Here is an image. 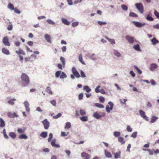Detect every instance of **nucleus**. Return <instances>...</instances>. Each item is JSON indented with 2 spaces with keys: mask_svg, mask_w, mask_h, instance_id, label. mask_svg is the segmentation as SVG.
I'll return each mask as SVG.
<instances>
[{
  "mask_svg": "<svg viewBox=\"0 0 159 159\" xmlns=\"http://www.w3.org/2000/svg\"><path fill=\"white\" fill-rule=\"evenodd\" d=\"M21 78L22 82V85L23 87L26 86L30 83L29 77L25 73H23L22 74Z\"/></svg>",
  "mask_w": 159,
  "mask_h": 159,
  "instance_id": "f257e3e1",
  "label": "nucleus"
},
{
  "mask_svg": "<svg viewBox=\"0 0 159 159\" xmlns=\"http://www.w3.org/2000/svg\"><path fill=\"white\" fill-rule=\"evenodd\" d=\"M135 6L141 13L143 14V13L144 10L143 5L142 3H136L135 4Z\"/></svg>",
  "mask_w": 159,
  "mask_h": 159,
  "instance_id": "f03ea898",
  "label": "nucleus"
},
{
  "mask_svg": "<svg viewBox=\"0 0 159 159\" xmlns=\"http://www.w3.org/2000/svg\"><path fill=\"white\" fill-rule=\"evenodd\" d=\"M108 104L109 105H110V107H109V105H106V110L107 113H110V111L111 110L113 109V104L112 102L111 101L109 102H108Z\"/></svg>",
  "mask_w": 159,
  "mask_h": 159,
  "instance_id": "7ed1b4c3",
  "label": "nucleus"
},
{
  "mask_svg": "<svg viewBox=\"0 0 159 159\" xmlns=\"http://www.w3.org/2000/svg\"><path fill=\"white\" fill-rule=\"evenodd\" d=\"M106 113L103 112L101 113V114H99L97 112H95L93 114V116L97 119L101 118V117H104L105 116Z\"/></svg>",
  "mask_w": 159,
  "mask_h": 159,
  "instance_id": "20e7f679",
  "label": "nucleus"
},
{
  "mask_svg": "<svg viewBox=\"0 0 159 159\" xmlns=\"http://www.w3.org/2000/svg\"><path fill=\"white\" fill-rule=\"evenodd\" d=\"M2 41L3 44L5 46H10V44L9 42L8 38L7 37H4Z\"/></svg>",
  "mask_w": 159,
  "mask_h": 159,
  "instance_id": "39448f33",
  "label": "nucleus"
},
{
  "mask_svg": "<svg viewBox=\"0 0 159 159\" xmlns=\"http://www.w3.org/2000/svg\"><path fill=\"white\" fill-rule=\"evenodd\" d=\"M42 123L44 125V128L45 129H47L48 128L49 126V123L47 120L46 119L43 120Z\"/></svg>",
  "mask_w": 159,
  "mask_h": 159,
  "instance_id": "423d86ee",
  "label": "nucleus"
},
{
  "mask_svg": "<svg viewBox=\"0 0 159 159\" xmlns=\"http://www.w3.org/2000/svg\"><path fill=\"white\" fill-rule=\"evenodd\" d=\"M134 25L137 27H142L145 25V23H141L137 21H133Z\"/></svg>",
  "mask_w": 159,
  "mask_h": 159,
  "instance_id": "0eeeda50",
  "label": "nucleus"
},
{
  "mask_svg": "<svg viewBox=\"0 0 159 159\" xmlns=\"http://www.w3.org/2000/svg\"><path fill=\"white\" fill-rule=\"evenodd\" d=\"M81 155L83 159H89L90 157V155L85 152L82 153Z\"/></svg>",
  "mask_w": 159,
  "mask_h": 159,
  "instance_id": "6e6552de",
  "label": "nucleus"
},
{
  "mask_svg": "<svg viewBox=\"0 0 159 159\" xmlns=\"http://www.w3.org/2000/svg\"><path fill=\"white\" fill-rule=\"evenodd\" d=\"M139 114L141 116L146 120H148V117L145 115V113L142 110H140L139 111Z\"/></svg>",
  "mask_w": 159,
  "mask_h": 159,
  "instance_id": "1a4fd4ad",
  "label": "nucleus"
},
{
  "mask_svg": "<svg viewBox=\"0 0 159 159\" xmlns=\"http://www.w3.org/2000/svg\"><path fill=\"white\" fill-rule=\"evenodd\" d=\"M125 38L128 42L130 43H132L134 42V38L131 36L126 35L125 36Z\"/></svg>",
  "mask_w": 159,
  "mask_h": 159,
  "instance_id": "9d476101",
  "label": "nucleus"
},
{
  "mask_svg": "<svg viewBox=\"0 0 159 159\" xmlns=\"http://www.w3.org/2000/svg\"><path fill=\"white\" fill-rule=\"evenodd\" d=\"M56 142V139H53L51 141V145L52 147H56V148H59L60 147V146L59 144H56L55 143Z\"/></svg>",
  "mask_w": 159,
  "mask_h": 159,
  "instance_id": "9b49d317",
  "label": "nucleus"
},
{
  "mask_svg": "<svg viewBox=\"0 0 159 159\" xmlns=\"http://www.w3.org/2000/svg\"><path fill=\"white\" fill-rule=\"evenodd\" d=\"M157 67L158 66L155 63L152 64L151 65V66L150 68V70L151 71H153L155 69L157 68Z\"/></svg>",
  "mask_w": 159,
  "mask_h": 159,
  "instance_id": "f8f14e48",
  "label": "nucleus"
},
{
  "mask_svg": "<svg viewBox=\"0 0 159 159\" xmlns=\"http://www.w3.org/2000/svg\"><path fill=\"white\" fill-rule=\"evenodd\" d=\"M44 38L48 42L51 43V37L49 34H46L44 36Z\"/></svg>",
  "mask_w": 159,
  "mask_h": 159,
  "instance_id": "ddd939ff",
  "label": "nucleus"
},
{
  "mask_svg": "<svg viewBox=\"0 0 159 159\" xmlns=\"http://www.w3.org/2000/svg\"><path fill=\"white\" fill-rule=\"evenodd\" d=\"M16 53H17L18 55H20V54H22L23 55H25V52L20 48L19 49L18 51H16Z\"/></svg>",
  "mask_w": 159,
  "mask_h": 159,
  "instance_id": "4468645a",
  "label": "nucleus"
},
{
  "mask_svg": "<svg viewBox=\"0 0 159 159\" xmlns=\"http://www.w3.org/2000/svg\"><path fill=\"white\" fill-rule=\"evenodd\" d=\"M105 154L107 157L108 158H111L112 157L111 153L107 150H105Z\"/></svg>",
  "mask_w": 159,
  "mask_h": 159,
  "instance_id": "2eb2a0df",
  "label": "nucleus"
},
{
  "mask_svg": "<svg viewBox=\"0 0 159 159\" xmlns=\"http://www.w3.org/2000/svg\"><path fill=\"white\" fill-rule=\"evenodd\" d=\"M2 52L4 54L6 55H9L10 54L9 51L6 48H3L2 49Z\"/></svg>",
  "mask_w": 159,
  "mask_h": 159,
  "instance_id": "dca6fc26",
  "label": "nucleus"
},
{
  "mask_svg": "<svg viewBox=\"0 0 159 159\" xmlns=\"http://www.w3.org/2000/svg\"><path fill=\"white\" fill-rule=\"evenodd\" d=\"M120 152L119 151L116 152L114 154V158L116 159L120 158Z\"/></svg>",
  "mask_w": 159,
  "mask_h": 159,
  "instance_id": "f3484780",
  "label": "nucleus"
},
{
  "mask_svg": "<svg viewBox=\"0 0 159 159\" xmlns=\"http://www.w3.org/2000/svg\"><path fill=\"white\" fill-rule=\"evenodd\" d=\"M152 44L155 45L159 42V41L155 38H153L151 40Z\"/></svg>",
  "mask_w": 159,
  "mask_h": 159,
  "instance_id": "a211bd4d",
  "label": "nucleus"
},
{
  "mask_svg": "<svg viewBox=\"0 0 159 159\" xmlns=\"http://www.w3.org/2000/svg\"><path fill=\"white\" fill-rule=\"evenodd\" d=\"M0 127H4L5 126V123L4 121L2 118H0Z\"/></svg>",
  "mask_w": 159,
  "mask_h": 159,
  "instance_id": "6ab92c4d",
  "label": "nucleus"
},
{
  "mask_svg": "<svg viewBox=\"0 0 159 159\" xmlns=\"http://www.w3.org/2000/svg\"><path fill=\"white\" fill-rule=\"evenodd\" d=\"M7 7L11 10H13L14 9V6L11 3H9L7 6Z\"/></svg>",
  "mask_w": 159,
  "mask_h": 159,
  "instance_id": "aec40b11",
  "label": "nucleus"
},
{
  "mask_svg": "<svg viewBox=\"0 0 159 159\" xmlns=\"http://www.w3.org/2000/svg\"><path fill=\"white\" fill-rule=\"evenodd\" d=\"M158 119L157 117L155 116H153L152 117L150 122L152 123H154L155 121Z\"/></svg>",
  "mask_w": 159,
  "mask_h": 159,
  "instance_id": "412c9836",
  "label": "nucleus"
},
{
  "mask_svg": "<svg viewBox=\"0 0 159 159\" xmlns=\"http://www.w3.org/2000/svg\"><path fill=\"white\" fill-rule=\"evenodd\" d=\"M79 61L83 64L85 65V63L84 61L83 60L82 56L81 54H80L79 57Z\"/></svg>",
  "mask_w": 159,
  "mask_h": 159,
  "instance_id": "4be33fe9",
  "label": "nucleus"
},
{
  "mask_svg": "<svg viewBox=\"0 0 159 159\" xmlns=\"http://www.w3.org/2000/svg\"><path fill=\"white\" fill-rule=\"evenodd\" d=\"M47 135V132H43L40 134V136L45 138H46Z\"/></svg>",
  "mask_w": 159,
  "mask_h": 159,
  "instance_id": "5701e85b",
  "label": "nucleus"
},
{
  "mask_svg": "<svg viewBox=\"0 0 159 159\" xmlns=\"http://www.w3.org/2000/svg\"><path fill=\"white\" fill-rule=\"evenodd\" d=\"M118 141L121 143V144H123L125 142L124 141V139L122 137H120L118 138Z\"/></svg>",
  "mask_w": 159,
  "mask_h": 159,
  "instance_id": "b1692460",
  "label": "nucleus"
},
{
  "mask_svg": "<svg viewBox=\"0 0 159 159\" xmlns=\"http://www.w3.org/2000/svg\"><path fill=\"white\" fill-rule=\"evenodd\" d=\"M105 38L108 40L112 44H114L115 43V41L113 39H111L109 38L108 37H105Z\"/></svg>",
  "mask_w": 159,
  "mask_h": 159,
  "instance_id": "393cba45",
  "label": "nucleus"
},
{
  "mask_svg": "<svg viewBox=\"0 0 159 159\" xmlns=\"http://www.w3.org/2000/svg\"><path fill=\"white\" fill-rule=\"evenodd\" d=\"M9 135L13 139H14L16 137V134L14 132H10L9 134Z\"/></svg>",
  "mask_w": 159,
  "mask_h": 159,
  "instance_id": "a878e982",
  "label": "nucleus"
},
{
  "mask_svg": "<svg viewBox=\"0 0 159 159\" xmlns=\"http://www.w3.org/2000/svg\"><path fill=\"white\" fill-rule=\"evenodd\" d=\"M19 138L20 139H26L27 138V136L25 134H22L19 136Z\"/></svg>",
  "mask_w": 159,
  "mask_h": 159,
  "instance_id": "bb28decb",
  "label": "nucleus"
},
{
  "mask_svg": "<svg viewBox=\"0 0 159 159\" xmlns=\"http://www.w3.org/2000/svg\"><path fill=\"white\" fill-rule=\"evenodd\" d=\"M84 89L85 90L87 93H89L91 90V89L87 86H84Z\"/></svg>",
  "mask_w": 159,
  "mask_h": 159,
  "instance_id": "cd10ccee",
  "label": "nucleus"
},
{
  "mask_svg": "<svg viewBox=\"0 0 159 159\" xmlns=\"http://www.w3.org/2000/svg\"><path fill=\"white\" fill-rule=\"evenodd\" d=\"M80 119L83 121H87L88 120V118L86 116H83L80 118Z\"/></svg>",
  "mask_w": 159,
  "mask_h": 159,
  "instance_id": "c85d7f7f",
  "label": "nucleus"
},
{
  "mask_svg": "<svg viewBox=\"0 0 159 159\" xmlns=\"http://www.w3.org/2000/svg\"><path fill=\"white\" fill-rule=\"evenodd\" d=\"M62 21L64 24L66 25H68L70 24V23L65 19L62 18Z\"/></svg>",
  "mask_w": 159,
  "mask_h": 159,
  "instance_id": "c756f323",
  "label": "nucleus"
},
{
  "mask_svg": "<svg viewBox=\"0 0 159 159\" xmlns=\"http://www.w3.org/2000/svg\"><path fill=\"white\" fill-rule=\"evenodd\" d=\"M16 99L15 98H12L8 101V103L11 105H13L14 104V103L13 102L14 101H16Z\"/></svg>",
  "mask_w": 159,
  "mask_h": 159,
  "instance_id": "7c9ffc66",
  "label": "nucleus"
},
{
  "mask_svg": "<svg viewBox=\"0 0 159 159\" xmlns=\"http://www.w3.org/2000/svg\"><path fill=\"white\" fill-rule=\"evenodd\" d=\"M146 19L150 21H153L154 20V19L153 18H152L151 16H150L149 15H148L146 17Z\"/></svg>",
  "mask_w": 159,
  "mask_h": 159,
  "instance_id": "2f4dec72",
  "label": "nucleus"
},
{
  "mask_svg": "<svg viewBox=\"0 0 159 159\" xmlns=\"http://www.w3.org/2000/svg\"><path fill=\"white\" fill-rule=\"evenodd\" d=\"M46 92L48 93L51 94H52V93L49 87H48L46 89Z\"/></svg>",
  "mask_w": 159,
  "mask_h": 159,
  "instance_id": "473e14b6",
  "label": "nucleus"
},
{
  "mask_svg": "<svg viewBox=\"0 0 159 159\" xmlns=\"http://www.w3.org/2000/svg\"><path fill=\"white\" fill-rule=\"evenodd\" d=\"M133 48L137 51H140L139 46L138 44L134 45Z\"/></svg>",
  "mask_w": 159,
  "mask_h": 159,
  "instance_id": "72a5a7b5",
  "label": "nucleus"
},
{
  "mask_svg": "<svg viewBox=\"0 0 159 159\" xmlns=\"http://www.w3.org/2000/svg\"><path fill=\"white\" fill-rule=\"evenodd\" d=\"M95 105L97 107L99 108H103L104 107V106L98 103H96L95 104Z\"/></svg>",
  "mask_w": 159,
  "mask_h": 159,
  "instance_id": "f704fd0d",
  "label": "nucleus"
},
{
  "mask_svg": "<svg viewBox=\"0 0 159 159\" xmlns=\"http://www.w3.org/2000/svg\"><path fill=\"white\" fill-rule=\"evenodd\" d=\"M114 53L115 55L117 57H120V54L116 50H114Z\"/></svg>",
  "mask_w": 159,
  "mask_h": 159,
  "instance_id": "c9c22d12",
  "label": "nucleus"
},
{
  "mask_svg": "<svg viewBox=\"0 0 159 159\" xmlns=\"http://www.w3.org/2000/svg\"><path fill=\"white\" fill-rule=\"evenodd\" d=\"M129 16L131 17H137L138 15L134 12H130L129 14Z\"/></svg>",
  "mask_w": 159,
  "mask_h": 159,
  "instance_id": "e433bc0d",
  "label": "nucleus"
},
{
  "mask_svg": "<svg viewBox=\"0 0 159 159\" xmlns=\"http://www.w3.org/2000/svg\"><path fill=\"white\" fill-rule=\"evenodd\" d=\"M66 77V75L64 72H62L60 76V78L61 79H64Z\"/></svg>",
  "mask_w": 159,
  "mask_h": 159,
  "instance_id": "4c0bfd02",
  "label": "nucleus"
},
{
  "mask_svg": "<svg viewBox=\"0 0 159 159\" xmlns=\"http://www.w3.org/2000/svg\"><path fill=\"white\" fill-rule=\"evenodd\" d=\"M71 127V124L69 122H68L66 123V126L65 127V129H69Z\"/></svg>",
  "mask_w": 159,
  "mask_h": 159,
  "instance_id": "58836bf2",
  "label": "nucleus"
},
{
  "mask_svg": "<svg viewBox=\"0 0 159 159\" xmlns=\"http://www.w3.org/2000/svg\"><path fill=\"white\" fill-rule=\"evenodd\" d=\"M114 135L115 137H118L120 135V133L119 132L115 131L114 133Z\"/></svg>",
  "mask_w": 159,
  "mask_h": 159,
  "instance_id": "ea45409f",
  "label": "nucleus"
},
{
  "mask_svg": "<svg viewBox=\"0 0 159 159\" xmlns=\"http://www.w3.org/2000/svg\"><path fill=\"white\" fill-rule=\"evenodd\" d=\"M17 132L20 134H22L24 133L25 130L19 128L17 129Z\"/></svg>",
  "mask_w": 159,
  "mask_h": 159,
  "instance_id": "a19ab883",
  "label": "nucleus"
},
{
  "mask_svg": "<svg viewBox=\"0 0 159 159\" xmlns=\"http://www.w3.org/2000/svg\"><path fill=\"white\" fill-rule=\"evenodd\" d=\"M61 116V113H59L57 115L54 116H53V118L54 119H57L58 118L60 117Z\"/></svg>",
  "mask_w": 159,
  "mask_h": 159,
  "instance_id": "79ce46f5",
  "label": "nucleus"
},
{
  "mask_svg": "<svg viewBox=\"0 0 159 159\" xmlns=\"http://www.w3.org/2000/svg\"><path fill=\"white\" fill-rule=\"evenodd\" d=\"M99 99L100 102L102 103H103L105 101V98L104 97L100 96L99 97Z\"/></svg>",
  "mask_w": 159,
  "mask_h": 159,
  "instance_id": "37998d69",
  "label": "nucleus"
},
{
  "mask_svg": "<svg viewBox=\"0 0 159 159\" xmlns=\"http://www.w3.org/2000/svg\"><path fill=\"white\" fill-rule=\"evenodd\" d=\"M122 9L125 11H126L128 9L127 7L125 5H122L121 6Z\"/></svg>",
  "mask_w": 159,
  "mask_h": 159,
  "instance_id": "c03bdc74",
  "label": "nucleus"
},
{
  "mask_svg": "<svg viewBox=\"0 0 159 159\" xmlns=\"http://www.w3.org/2000/svg\"><path fill=\"white\" fill-rule=\"evenodd\" d=\"M134 68L137 71L139 74L142 73L141 71L136 66H134Z\"/></svg>",
  "mask_w": 159,
  "mask_h": 159,
  "instance_id": "a18cd8bd",
  "label": "nucleus"
},
{
  "mask_svg": "<svg viewBox=\"0 0 159 159\" xmlns=\"http://www.w3.org/2000/svg\"><path fill=\"white\" fill-rule=\"evenodd\" d=\"M60 60L61 61V62L62 63V64L63 66H64L65 65V59L64 58L62 57H61L60 58Z\"/></svg>",
  "mask_w": 159,
  "mask_h": 159,
  "instance_id": "49530a36",
  "label": "nucleus"
},
{
  "mask_svg": "<svg viewBox=\"0 0 159 159\" xmlns=\"http://www.w3.org/2000/svg\"><path fill=\"white\" fill-rule=\"evenodd\" d=\"M47 21L48 23L49 24L51 25H54L55 24V23L54 21H52V20L50 19H48L47 20Z\"/></svg>",
  "mask_w": 159,
  "mask_h": 159,
  "instance_id": "de8ad7c7",
  "label": "nucleus"
},
{
  "mask_svg": "<svg viewBox=\"0 0 159 159\" xmlns=\"http://www.w3.org/2000/svg\"><path fill=\"white\" fill-rule=\"evenodd\" d=\"M80 115L82 116H84L86 114L85 112L83 110L80 109Z\"/></svg>",
  "mask_w": 159,
  "mask_h": 159,
  "instance_id": "09e8293b",
  "label": "nucleus"
},
{
  "mask_svg": "<svg viewBox=\"0 0 159 159\" xmlns=\"http://www.w3.org/2000/svg\"><path fill=\"white\" fill-rule=\"evenodd\" d=\"M137 132H134L132 133L131 136L134 138H135L137 136Z\"/></svg>",
  "mask_w": 159,
  "mask_h": 159,
  "instance_id": "8fccbe9b",
  "label": "nucleus"
},
{
  "mask_svg": "<svg viewBox=\"0 0 159 159\" xmlns=\"http://www.w3.org/2000/svg\"><path fill=\"white\" fill-rule=\"evenodd\" d=\"M52 133H50L49 135V138L48 139V141L49 142L51 141V139H52Z\"/></svg>",
  "mask_w": 159,
  "mask_h": 159,
  "instance_id": "3c124183",
  "label": "nucleus"
},
{
  "mask_svg": "<svg viewBox=\"0 0 159 159\" xmlns=\"http://www.w3.org/2000/svg\"><path fill=\"white\" fill-rule=\"evenodd\" d=\"M61 73V71H57L55 73L56 76L57 78L60 75Z\"/></svg>",
  "mask_w": 159,
  "mask_h": 159,
  "instance_id": "603ef678",
  "label": "nucleus"
},
{
  "mask_svg": "<svg viewBox=\"0 0 159 159\" xmlns=\"http://www.w3.org/2000/svg\"><path fill=\"white\" fill-rule=\"evenodd\" d=\"M69 132H61V136H65L67 135L68 134Z\"/></svg>",
  "mask_w": 159,
  "mask_h": 159,
  "instance_id": "864d4df0",
  "label": "nucleus"
},
{
  "mask_svg": "<svg viewBox=\"0 0 159 159\" xmlns=\"http://www.w3.org/2000/svg\"><path fill=\"white\" fill-rule=\"evenodd\" d=\"M79 24V23L78 22H74L72 23V25L73 27H75L77 26Z\"/></svg>",
  "mask_w": 159,
  "mask_h": 159,
  "instance_id": "5fc2aeb1",
  "label": "nucleus"
},
{
  "mask_svg": "<svg viewBox=\"0 0 159 159\" xmlns=\"http://www.w3.org/2000/svg\"><path fill=\"white\" fill-rule=\"evenodd\" d=\"M73 74L77 78H79L80 77V75L77 71Z\"/></svg>",
  "mask_w": 159,
  "mask_h": 159,
  "instance_id": "6e6d98bb",
  "label": "nucleus"
},
{
  "mask_svg": "<svg viewBox=\"0 0 159 159\" xmlns=\"http://www.w3.org/2000/svg\"><path fill=\"white\" fill-rule=\"evenodd\" d=\"M98 23L100 25H106L107 23L106 22H102L101 21H98Z\"/></svg>",
  "mask_w": 159,
  "mask_h": 159,
  "instance_id": "4d7b16f0",
  "label": "nucleus"
},
{
  "mask_svg": "<svg viewBox=\"0 0 159 159\" xmlns=\"http://www.w3.org/2000/svg\"><path fill=\"white\" fill-rule=\"evenodd\" d=\"M127 130L129 132H130L132 131V129L130 127V126L129 125H128L127 126Z\"/></svg>",
  "mask_w": 159,
  "mask_h": 159,
  "instance_id": "13d9d810",
  "label": "nucleus"
},
{
  "mask_svg": "<svg viewBox=\"0 0 159 159\" xmlns=\"http://www.w3.org/2000/svg\"><path fill=\"white\" fill-rule=\"evenodd\" d=\"M153 28L154 29H159V24H157L153 26Z\"/></svg>",
  "mask_w": 159,
  "mask_h": 159,
  "instance_id": "bf43d9fd",
  "label": "nucleus"
},
{
  "mask_svg": "<svg viewBox=\"0 0 159 159\" xmlns=\"http://www.w3.org/2000/svg\"><path fill=\"white\" fill-rule=\"evenodd\" d=\"M51 103L54 106H56V102L55 100H53L51 101Z\"/></svg>",
  "mask_w": 159,
  "mask_h": 159,
  "instance_id": "052dcab7",
  "label": "nucleus"
},
{
  "mask_svg": "<svg viewBox=\"0 0 159 159\" xmlns=\"http://www.w3.org/2000/svg\"><path fill=\"white\" fill-rule=\"evenodd\" d=\"M12 29V25L11 24H10L7 27V29L8 30L10 31Z\"/></svg>",
  "mask_w": 159,
  "mask_h": 159,
  "instance_id": "680f3d73",
  "label": "nucleus"
},
{
  "mask_svg": "<svg viewBox=\"0 0 159 159\" xmlns=\"http://www.w3.org/2000/svg\"><path fill=\"white\" fill-rule=\"evenodd\" d=\"M100 87V86H98V87H97L96 89H95V91L97 93H98L100 92V91L99 90V89Z\"/></svg>",
  "mask_w": 159,
  "mask_h": 159,
  "instance_id": "e2e57ef3",
  "label": "nucleus"
},
{
  "mask_svg": "<svg viewBox=\"0 0 159 159\" xmlns=\"http://www.w3.org/2000/svg\"><path fill=\"white\" fill-rule=\"evenodd\" d=\"M154 14L158 18H159V13L156 11H154Z\"/></svg>",
  "mask_w": 159,
  "mask_h": 159,
  "instance_id": "0e129e2a",
  "label": "nucleus"
},
{
  "mask_svg": "<svg viewBox=\"0 0 159 159\" xmlns=\"http://www.w3.org/2000/svg\"><path fill=\"white\" fill-rule=\"evenodd\" d=\"M14 10V12L16 13L17 14H20V11L17 9L16 8H15Z\"/></svg>",
  "mask_w": 159,
  "mask_h": 159,
  "instance_id": "69168bd1",
  "label": "nucleus"
},
{
  "mask_svg": "<svg viewBox=\"0 0 159 159\" xmlns=\"http://www.w3.org/2000/svg\"><path fill=\"white\" fill-rule=\"evenodd\" d=\"M80 74L81 76L82 77L85 78L86 77V76L84 72L82 70L80 71Z\"/></svg>",
  "mask_w": 159,
  "mask_h": 159,
  "instance_id": "338daca9",
  "label": "nucleus"
},
{
  "mask_svg": "<svg viewBox=\"0 0 159 159\" xmlns=\"http://www.w3.org/2000/svg\"><path fill=\"white\" fill-rule=\"evenodd\" d=\"M83 94L82 93H80L78 96L79 99V100H81L83 98Z\"/></svg>",
  "mask_w": 159,
  "mask_h": 159,
  "instance_id": "774afa93",
  "label": "nucleus"
}]
</instances>
